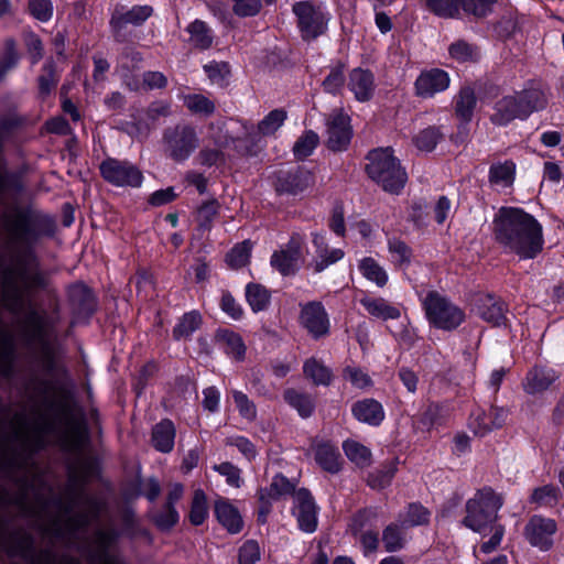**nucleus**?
<instances>
[{
    "label": "nucleus",
    "instance_id": "obj_24",
    "mask_svg": "<svg viewBox=\"0 0 564 564\" xmlns=\"http://www.w3.org/2000/svg\"><path fill=\"white\" fill-rule=\"evenodd\" d=\"M215 514L219 523L231 534L242 530L243 521L238 509L226 500L215 503Z\"/></svg>",
    "mask_w": 564,
    "mask_h": 564
},
{
    "label": "nucleus",
    "instance_id": "obj_32",
    "mask_svg": "<svg viewBox=\"0 0 564 564\" xmlns=\"http://www.w3.org/2000/svg\"><path fill=\"white\" fill-rule=\"evenodd\" d=\"M516 165L511 161L490 166L489 182L498 189L510 187L514 181Z\"/></svg>",
    "mask_w": 564,
    "mask_h": 564
},
{
    "label": "nucleus",
    "instance_id": "obj_16",
    "mask_svg": "<svg viewBox=\"0 0 564 564\" xmlns=\"http://www.w3.org/2000/svg\"><path fill=\"white\" fill-rule=\"evenodd\" d=\"M312 236L315 254L308 263V268H311L315 273L323 272L328 267L337 263L344 258L345 252L340 248L328 247L325 235L314 232Z\"/></svg>",
    "mask_w": 564,
    "mask_h": 564
},
{
    "label": "nucleus",
    "instance_id": "obj_12",
    "mask_svg": "<svg viewBox=\"0 0 564 564\" xmlns=\"http://www.w3.org/2000/svg\"><path fill=\"white\" fill-rule=\"evenodd\" d=\"M301 325L314 337L319 338L329 333L328 314L321 302H308L301 306Z\"/></svg>",
    "mask_w": 564,
    "mask_h": 564
},
{
    "label": "nucleus",
    "instance_id": "obj_41",
    "mask_svg": "<svg viewBox=\"0 0 564 564\" xmlns=\"http://www.w3.org/2000/svg\"><path fill=\"white\" fill-rule=\"evenodd\" d=\"M288 115L282 109L270 111L257 126V133L263 137L273 135L284 123Z\"/></svg>",
    "mask_w": 564,
    "mask_h": 564
},
{
    "label": "nucleus",
    "instance_id": "obj_33",
    "mask_svg": "<svg viewBox=\"0 0 564 564\" xmlns=\"http://www.w3.org/2000/svg\"><path fill=\"white\" fill-rule=\"evenodd\" d=\"M358 269L365 279L378 288H383L388 283L389 276L386 269L371 257L362 258L358 263Z\"/></svg>",
    "mask_w": 564,
    "mask_h": 564
},
{
    "label": "nucleus",
    "instance_id": "obj_21",
    "mask_svg": "<svg viewBox=\"0 0 564 564\" xmlns=\"http://www.w3.org/2000/svg\"><path fill=\"white\" fill-rule=\"evenodd\" d=\"M525 119L533 112L543 110L547 105V96L541 86L531 85L521 91H516Z\"/></svg>",
    "mask_w": 564,
    "mask_h": 564
},
{
    "label": "nucleus",
    "instance_id": "obj_3",
    "mask_svg": "<svg viewBox=\"0 0 564 564\" xmlns=\"http://www.w3.org/2000/svg\"><path fill=\"white\" fill-rule=\"evenodd\" d=\"M44 286L43 275L35 269L15 263L1 278L0 300L4 308L19 314L33 290Z\"/></svg>",
    "mask_w": 564,
    "mask_h": 564
},
{
    "label": "nucleus",
    "instance_id": "obj_13",
    "mask_svg": "<svg viewBox=\"0 0 564 564\" xmlns=\"http://www.w3.org/2000/svg\"><path fill=\"white\" fill-rule=\"evenodd\" d=\"M293 514L302 531L313 533L316 530L317 508L312 495L306 489H300L294 494Z\"/></svg>",
    "mask_w": 564,
    "mask_h": 564
},
{
    "label": "nucleus",
    "instance_id": "obj_40",
    "mask_svg": "<svg viewBox=\"0 0 564 564\" xmlns=\"http://www.w3.org/2000/svg\"><path fill=\"white\" fill-rule=\"evenodd\" d=\"M476 102L475 91L470 87H463L456 98V115L465 122L470 121Z\"/></svg>",
    "mask_w": 564,
    "mask_h": 564
},
{
    "label": "nucleus",
    "instance_id": "obj_47",
    "mask_svg": "<svg viewBox=\"0 0 564 564\" xmlns=\"http://www.w3.org/2000/svg\"><path fill=\"white\" fill-rule=\"evenodd\" d=\"M319 138L317 133L310 130L306 131L299 140L295 142L293 147L294 155L297 159H304L311 155L314 149L317 147Z\"/></svg>",
    "mask_w": 564,
    "mask_h": 564
},
{
    "label": "nucleus",
    "instance_id": "obj_37",
    "mask_svg": "<svg viewBox=\"0 0 564 564\" xmlns=\"http://www.w3.org/2000/svg\"><path fill=\"white\" fill-rule=\"evenodd\" d=\"M303 370L306 378L316 386H328L333 378L330 369L315 358L306 360Z\"/></svg>",
    "mask_w": 564,
    "mask_h": 564
},
{
    "label": "nucleus",
    "instance_id": "obj_58",
    "mask_svg": "<svg viewBox=\"0 0 564 564\" xmlns=\"http://www.w3.org/2000/svg\"><path fill=\"white\" fill-rule=\"evenodd\" d=\"M218 202L210 199L202 204L197 209L196 219L200 227L208 228L218 213Z\"/></svg>",
    "mask_w": 564,
    "mask_h": 564
},
{
    "label": "nucleus",
    "instance_id": "obj_48",
    "mask_svg": "<svg viewBox=\"0 0 564 564\" xmlns=\"http://www.w3.org/2000/svg\"><path fill=\"white\" fill-rule=\"evenodd\" d=\"M251 247L248 240L234 247L226 257L227 263L234 269L246 265L250 259Z\"/></svg>",
    "mask_w": 564,
    "mask_h": 564
},
{
    "label": "nucleus",
    "instance_id": "obj_60",
    "mask_svg": "<svg viewBox=\"0 0 564 564\" xmlns=\"http://www.w3.org/2000/svg\"><path fill=\"white\" fill-rule=\"evenodd\" d=\"M395 474V466L390 465L369 475L368 484L373 489L387 487Z\"/></svg>",
    "mask_w": 564,
    "mask_h": 564
},
{
    "label": "nucleus",
    "instance_id": "obj_25",
    "mask_svg": "<svg viewBox=\"0 0 564 564\" xmlns=\"http://www.w3.org/2000/svg\"><path fill=\"white\" fill-rule=\"evenodd\" d=\"M152 11L150 6H134L127 11L117 9L112 14L110 24L115 30H119L127 24L139 25L152 14Z\"/></svg>",
    "mask_w": 564,
    "mask_h": 564
},
{
    "label": "nucleus",
    "instance_id": "obj_6",
    "mask_svg": "<svg viewBox=\"0 0 564 564\" xmlns=\"http://www.w3.org/2000/svg\"><path fill=\"white\" fill-rule=\"evenodd\" d=\"M422 305L429 323L438 329L453 330L465 321L464 311L436 291L429 292Z\"/></svg>",
    "mask_w": 564,
    "mask_h": 564
},
{
    "label": "nucleus",
    "instance_id": "obj_20",
    "mask_svg": "<svg viewBox=\"0 0 564 564\" xmlns=\"http://www.w3.org/2000/svg\"><path fill=\"white\" fill-rule=\"evenodd\" d=\"M312 183V175L306 171L282 173L275 182V189L280 194L296 195L306 189Z\"/></svg>",
    "mask_w": 564,
    "mask_h": 564
},
{
    "label": "nucleus",
    "instance_id": "obj_49",
    "mask_svg": "<svg viewBox=\"0 0 564 564\" xmlns=\"http://www.w3.org/2000/svg\"><path fill=\"white\" fill-rule=\"evenodd\" d=\"M430 512L426 508L419 503H411L401 518V523L404 527L421 525L429 521Z\"/></svg>",
    "mask_w": 564,
    "mask_h": 564
},
{
    "label": "nucleus",
    "instance_id": "obj_55",
    "mask_svg": "<svg viewBox=\"0 0 564 564\" xmlns=\"http://www.w3.org/2000/svg\"><path fill=\"white\" fill-rule=\"evenodd\" d=\"M488 414L490 421L482 422L479 424V427L477 430L478 435H485L492 429L501 427L508 417V411L503 408H491Z\"/></svg>",
    "mask_w": 564,
    "mask_h": 564
},
{
    "label": "nucleus",
    "instance_id": "obj_50",
    "mask_svg": "<svg viewBox=\"0 0 564 564\" xmlns=\"http://www.w3.org/2000/svg\"><path fill=\"white\" fill-rule=\"evenodd\" d=\"M440 138L441 134L438 130L436 128L429 127L420 131L413 138V142L419 150L430 152L436 147Z\"/></svg>",
    "mask_w": 564,
    "mask_h": 564
},
{
    "label": "nucleus",
    "instance_id": "obj_56",
    "mask_svg": "<svg viewBox=\"0 0 564 564\" xmlns=\"http://www.w3.org/2000/svg\"><path fill=\"white\" fill-rule=\"evenodd\" d=\"M343 377L358 389H366L372 386L369 375L358 367L347 366L343 371Z\"/></svg>",
    "mask_w": 564,
    "mask_h": 564
},
{
    "label": "nucleus",
    "instance_id": "obj_11",
    "mask_svg": "<svg viewBox=\"0 0 564 564\" xmlns=\"http://www.w3.org/2000/svg\"><path fill=\"white\" fill-rule=\"evenodd\" d=\"M557 530L553 519L533 516L524 528L527 541L540 551H549L553 545V536Z\"/></svg>",
    "mask_w": 564,
    "mask_h": 564
},
{
    "label": "nucleus",
    "instance_id": "obj_15",
    "mask_svg": "<svg viewBox=\"0 0 564 564\" xmlns=\"http://www.w3.org/2000/svg\"><path fill=\"white\" fill-rule=\"evenodd\" d=\"M327 135L330 150H345L352 135L349 117L341 111H334L327 120Z\"/></svg>",
    "mask_w": 564,
    "mask_h": 564
},
{
    "label": "nucleus",
    "instance_id": "obj_63",
    "mask_svg": "<svg viewBox=\"0 0 564 564\" xmlns=\"http://www.w3.org/2000/svg\"><path fill=\"white\" fill-rule=\"evenodd\" d=\"M153 520L161 530H169L177 523L178 513L174 506L165 505L164 508L154 516Z\"/></svg>",
    "mask_w": 564,
    "mask_h": 564
},
{
    "label": "nucleus",
    "instance_id": "obj_59",
    "mask_svg": "<svg viewBox=\"0 0 564 564\" xmlns=\"http://www.w3.org/2000/svg\"><path fill=\"white\" fill-rule=\"evenodd\" d=\"M382 542L384 544L386 551L394 552L403 547L404 539L399 528L394 524H391L388 525L383 531Z\"/></svg>",
    "mask_w": 564,
    "mask_h": 564
},
{
    "label": "nucleus",
    "instance_id": "obj_9",
    "mask_svg": "<svg viewBox=\"0 0 564 564\" xmlns=\"http://www.w3.org/2000/svg\"><path fill=\"white\" fill-rule=\"evenodd\" d=\"M99 171L106 182L117 187H139L143 181L141 171L127 160L107 158Z\"/></svg>",
    "mask_w": 564,
    "mask_h": 564
},
{
    "label": "nucleus",
    "instance_id": "obj_8",
    "mask_svg": "<svg viewBox=\"0 0 564 564\" xmlns=\"http://www.w3.org/2000/svg\"><path fill=\"white\" fill-rule=\"evenodd\" d=\"M293 12L304 40H314L327 30L330 14L324 4L300 1L293 6Z\"/></svg>",
    "mask_w": 564,
    "mask_h": 564
},
{
    "label": "nucleus",
    "instance_id": "obj_62",
    "mask_svg": "<svg viewBox=\"0 0 564 564\" xmlns=\"http://www.w3.org/2000/svg\"><path fill=\"white\" fill-rule=\"evenodd\" d=\"M30 13L41 22H47L53 15L51 0H29Z\"/></svg>",
    "mask_w": 564,
    "mask_h": 564
},
{
    "label": "nucleus",
    "instance_id": "obj_31",
    "mask_svg": "<svg viewBox=\"0 0 564 564\" xmlns=\"http://www.w3.org/2000/svg\"><path fill=\"white\" fill-rule=\"evenodd\" d=\"M22 329L29 341L36 343L45 349L47 348L44 322L36 312L32 311L28 314Z\"/></svg>",
    "mask_w": 564,
    "mask_h": 564
},
{
    "label": "nucleus",
    "instance_id": "obj_4",
    "mask_svg": "<svg viewBox=\"0 0 564 564\" xmlns=\"http://www.w3.org/2000/svg\"><path fill=\"white\" fill-rule=\"evenodd\" d=\"M502 497L490 487H484L466 501L463 524L474 532L482 533L497 523Z\"/></svg>",
    "mask_w": 564,
    "mask_h": 564
},
{
    "label": "nucleus",
    "instance_id": "obj_22",
    "mask_svg": "<svg viewBox=\"0 0 564 564\" xmlns=\"http://www.w3.org/2000/svg\"><path fill=\"white\" fill-rule=\"evenodd\" d=\"M315 462L318 466L332 474L340 469V454L338 449L327 442H314L312 445Z\"/></svg>",
    "mask_w": 564,
    "mask_h": 564
},
{
    "label": "nucleus",
    "instance_id": "obj_10",
    "mask_svg": "<svg viewBox=\"0 0 564 564\" xmlns=\"http://www.w3.org/2000/svg\"><path fill=\"white\" fill-rule=\"evenodd\" d=\"M305 239L302 235L294 234L285 248L272 254L271 265L283 275L295 273L302 262V248Z\"/></svg>",
    "mask_w": 564,
    "mask_h": 564
},
{
    "label": "nucleus",
    "instance_id": "obj_5",
    "mask_svg": "<svg viewBox=\"0 0 564 564\" xmlns=\"http://www.w3.org/2000/svg\"><path fill=\"white\" fill-rule=\"evenodd\" d=\"M366 171L369 177L380 185L383 191L399 193L405 182L406 173L393 156L390 148L376 149L369 152Z\"/></svg>",
    "mask_w": 564,
    "mask_h": 564
},
{
    "label": "nucleus",
    "instance_id": "obj_27",
    "mask_svg": "<svg viewBox=\"0 0 564 564\" xmlns=\"http://www.w3.org/2000/svg\"><path fill=\"white\" fill-rule=\"evenodd\" d=\"M361 305L375 318L382 321L398 319L401 316V312L398 307L389 304L382 297H370L365 296L360 300Z\"/></svg>",
    "mask_w": 564,
    "mask_h": 564
},
{
    "label": "nucleus",
    "instance_id": "obj_35",
    "mask_svg": "<svg viewBox=\"0 0 564 564\" xmlns=\"http://www.w3.org/2000/svg\"><path fill=\"white\" fill-rule=\"evenodd\" d=\"M284 400L290 406L296 410L302 417L311 416L315 409V402L311 395L301 393L294 389H288L284 392Z\"/></svg>",
    "mask_w": 564,
    "mask_h": 564
},
{
    "label": "nucleus",
    "instance_id": "obj_30",
    "mask_svg": "<svg viewBox=\"0 0 564 564\" xmlns=\"http://www.w3.org/2000/svg\"><path fill=\"white\" fill-rule=\"evenodd\" d=\"M293 491V485L283 475H275L269 487L259 490L260 501L269 506L272 501Z\"/></svg>",
    "mask_w": 564,
    "mask_h": 564
},
{
    "label": "nucleus",
    "instance_id": "obj_36",
    "mask_svg": "<svg viewBox=\"0 0 564 564\" xmlns=\"http://www.w3.org/2000/svg\"><path fill=\"white\" fill-rule=\"evenodd\" d=\"M182 99L184 106L194 115L209 117L215 112V102L202 94L184 95Z\"/></svg>",
    "mask_w": 564,
    "mask_h": 564
},
{
    "label": "nucleus",
    "instance_id": "obj_45",
    "mask_svg": "<svg viewBox=\"0 0 564 564\" xmlns=\"http://www.w3.org/2000/svg\"><path fill=\"white\" fill-rule=\"evenodd\" d=\"M208 514L207 498L203 490L197 489L194 492L192 507L189 511V521L194 525H200Z\"/></svg>",
    "mask_w": 564,
    "mask_h": 564
},
{
    "label": "nucleus",
    "instance_id": "obj_19",
    "mask_svg": "<svg viewBox=\"0 0 564 564\" xmlns=\"http://www.w3.org/2000/svg\"><path fill=\"white\" fill-rule=\"evenodd\" d=\"M348 88L358 101H368L376 88L373 74L368 69L354 68L349 74Z\"/></svg>",
    "mask_w": 564,
    "mask_h": 564
},
{
    "label": "nucleus",
    "instance_id": "obj_23",
    "mask_svg": "<svg viewBox=\"0 0 564 564\" xmlns=\"http://www.w3.org/2000/svg\"><path fill=\"white\" fill-rule=\"evenodd\" d=\"M354 416L362 423L378 426L384 419V410L380 402L375 399H364L352 405Z\"/></svg>",
    "mask_w": 564,
    "mask_h": 564
},
{
    "label": "nucleus",
    "instance_id": "obj_7",
    "mask_svg": "<svg viewBox=\"0 0 564 564\" xmlns=\"http://www.w3.org/2000/svg\"><path fill=\"white\" fill-rule=\"evenodd\" d=\"M196 129L188 124H177L164 130L162 147L164 154L176 163L187 161L199 147Z\"/></svg>",
    "mask_w": 564,
    "mask_h": 564
},
{
    "label": "nucleus",
    "instance_id": "obj_28",
    "mask_svg": "<svg viewBox=\"0 0 564 564\" xmlns=\"http://www.w3.org/2000/svg\"><path fill=\"white\" fill-rule=\"evenodd\" d=\"M175 426L170 420H162L152 430V444L162 453H170L174 447Z\"/></svg>",
    "mask_w": 564,
    "mask_h": 564
},
{
    "label": "nucleus",
    "instance_id": "obj_54",
    "mask_svg": "<svg viewBox=\"0 0 564 564\" xmlns=\"http://www.w3.org/2000/svg\"><path fill=\"white\" fill-rule=\"evenodd\" d=\"M213 469L226 478L227 485L235 488L241 487L243 480L241 478V470L237 466L226 462L219 465H214Z\"/></svg>",
    "mask_w": 564,
    "mask_h": 564
},
{
    "label": "nucleus",
    "instance_id": "obj_57",
    "mask_svg": "<svg viewBox=\"0 0 564 564\" xmlns=\"http://www.w3.org/2000/svg\"><path fill=\"white\" fill-rule=\"evenodd\" d=\"M345 83L344 76V66L336 65L330 70L329 74L323 82L324 90L330 94H337L340 91Z\"/></svg>",
    "mask_w": 564,
    "mask_h": 564
},
{
    "label": "nucleus",
    "instance_id": "obj_14",
    "mask_svg": "<svg viewBox=\"0 0 564 564\" xmlns=\"http://www.w3.org/2000/svg\"><path fill=\"white\" fill-rule=\"evenodd\" d=\"M451 78L447 72L440 68L422 70L417 76L414 88L415 94L422 98H432L449 87Z\"/></svg>",
    "mask_w": 564,
    "mask_h": 564
},
{
    "label": "nucleus",
    "instance_id": "obj_18",
    "mask_svg": "<svg viewBox=\"0 0 564 564\" xmlns=\"http://www.w3.org/2000/svg\"><path fill=\"white\" fill-rule=\"evenodd\" d=\"M490 119L498 126H507L514 119L525 120L516 93L503 96L495 104Z\"/></svg>",
    "mask_w": 564,
    "mask_h": 564
},
{
    "label": "nucleus",
    "instance_id": "obj_1",
    "mask_svg": "<svg viewBox=\"0 0 564 564\" xmlns=\"http://www.w3.org/2000/svg\"><path fill=\"white\" fill-rule=\"evenodd\" d=\"M497 241L520 259H533L543 249V230L529 213L517 207H501L494 218Z\"/></svg>",
    "mask_w": 564,
    "mask_h": 564
},
{
    "label": "nucleus",
    "instance_id": "obj_29",
    "mask_svg": "<svg viewBox=\"0 0 564 564\" xmlns=\"http://www.w3.org/2000/svg\"><path fill=\"white\" fill-rule=\"evenodd\" d=\"M478 314L479 316L495 325L500 326L503 324L506 317H505V305L499 300H496L491 295H485L480 299V303L478 305Z\"/></svg>",
    "mask_w": 564,
    "mask_h": 564
},
{
    "label": "nucleus",
    "instance_id": "obj_2",
    "mask_svg": "<svg viewBox=\"0 0 564 564\" xmlns=\"http://www.w3.org/2000/svg\"><path fill=\"white\" fill-rule=\"evenodd\" d=\"M28 494L20 498L21 509L37 518L39 525L44 534L57 539H70L73 534L89 521L87 514H75L73 508L63 507L61 503H42L28 506L25 502Z\"/></svg>",
    "mask_w": 564,
    "mask_h": 564
},
{
    "label": "nucleus",
    "instance_id": "obj_61",
    "mask_svg": "<svg viewBox=\"0 0 564 564\" xmlns=\"http://www.w3.org/2000/svg\"><path fill=\"white\" fill-rule=\"evenodd\" d=\"M429 8L435 14L453 18L458 13L457 0H426Z\"/></svg>",
    "mask_w": 564,
    "mask_h": 564
},
{
    "label": "nucleus",
    "instance_id": "obj_64",
    "mask_svg": "<svg viewBox=\"0 0 564 564\" xmlns=\"http://www.w3.org/2000/svg\"><path fill=\"white\" fill-rule=\"evenodd\" d=\"M232 10L239 17H253L259 13L262 0H231Z\"/></svg>",
    "mask_w": 564,
    "mask_h": 564
},
{
    "label": "nucleus",
    "instance_id": "obj_26",
    "mask_svg": "<svg viewBox=\"0 0 564 564\" xmlns=\"http://www.w3.org/2000/svg\"><path fill=\"white\" fill-rule=\"evenodd\" d=\"M14 360V336L8 327H0V376L10 377Z\"/></svg>",
    "mask_w": 564,
    "mask_h": 564
},
{
    "label": "nucleus",
    "instance_id": "obj_43",
    "mask_svg": "<svg viewBox=\"0 0 564 564\" xmlns=\"http://www.w3.org/2000/svg\"><path fill=\"white\" fill-rule=\"evenodd\" d=\"M202 317L197 312H189L183 315L173 329L175 339L188 338L198 329Z\"/></svg>",
    "mask_w": 564,
    "mask_h": 564
},
{
    "label": "nucleus",
    "instance_id": "obj_52",
    "mask_svg": "<svg viewBox=\"0 0 564 564\" xmlns=\"http://www.w3.org/2000/svg\"><path fill=\"white\" fill-rule=\"evenodd\" d=\"M261 558V549L257 541L247 540L239 549V564H257Z\"/></svg>",
    "mask_w": 564,
    "mask_h": 564
},
{
    "label": "nucleus",
    "instance_id": "obj_38",
    "mask_svg": "<svg viewBox=\"0 0 564 564\" xmlns=\"http://www.w3.org/2000/svg\"><path fill=\"white\" fill-rule=\"evenodd\" d=\"M186 31L189 33V41L195 47L205 50L212 45V30L205 22L195 20L188 24Z\"/></svg>",
    "mask_w": 564,
    "mask_h": 564
},
{
    "label": "nucleus",
    "instance_id": "obj_34",
    "mask_svg": "<svg viewBox=\"0 0 564 564\" xmlns=\"http://www.w3.org/2000/svg\"><path fill=\"white\" fill-rule=\"evenodd\" d=\"M246 300L252 312L258 313L268 308L271 294L263 285L249 283L246 286Z\"/></svg>",
    "mask_w": 564,
    "mask_h": 564
},
{
    "label": "nucleus",
    "instance_id": "obj_17",
    "mask_svg": "<svg viewBox=\"0 0 564 564\" xmlns=\"http://www.w3.org/2000/svg\"><path fill=\"white\" fill-rule=\"evenodd\" d=\"M557 379L558 375L554 369L534 366L525 375V378L522 381V387L528 394H541Z\"/></svg>",
    "mask_w": 564,
    "mask_h": 564
},
{
    "label": "nucleus",
    "instance_id": "obj_44",
    "mask_svg": "<svg viewBox=\"0 0 564 564\" xmlns=\"http://www.w3.org/2000/svg\"><path fill=\"white\" fill-rule=\"evenodd\" d=\"M448 53L452 58L459 63L474 62L479 57L477 47L462 40L451 44Z\"/></svg>",
    "mask_w": 564,
    "mask_h": 564
},
{
    "label": "nucleus",
    "instance_id": "obj_51",
    "mask_svg": "<svg viewBox=\"0 0 564 564\" xmlns=\"http://www.w3.org/2000/svg\"><path fill=\"white\" fill-rule=\"evenodd\" d=\"M221 339L225 344V351L227 355L236 359H241L246 352V346L241 337L234 332H224Z\"/></svg>",
    "mask_w": 564,
    "mask_h": 564
},
{
    "label": "nucleus",
    "instance_id": "obj_42",
    "mask_svg": "<svg viewBox=\"0 0 564 564\" xmlns=\"http://www.w3.org/2000/svg\"><path fill=\"white\" fill-rule=\"evenodd\" d=\"M343 448L348 459L357 466L365 467L370 464L371 453L365 445L348 440L344 442Z\"/></svg>",
    "mask_w": 564,
    "mask_h": 564
},
{
    "label": "nucleus",
    "instance_id": "obj_39",
    "mask_svg": "<svg viewBox=\"0 0 564 564\" xmlns=\"http://www.w3.org/2000/svg\"><path fill=\"white\" fill-rule=\"evenodd\" d=\"M388 251L391 257V262L400 269H405L411 263L412 251L411 248L398 238L388 240Z\"/></svg>",
    "mask_w": 564,
    "mask_h": 564
},
{
    "label": "nucleus",
    "instance_id": "obj_53",
    "mask_svg": "<svg viewBox=\"0 0 564 564\" xmlns=\"http://www.w3.org/2000/svg\"><path fill=\"white\" fill-rule=\"evenodd\" d=\"M231 393L239 414L248 421H253L257 416L254 403L241 391L232 390Z\"/></svg>",
    "mask_w": 564,
    "mask_h": 564
},
{
    "label": "nucleus",
    "instance_id": "obj_46",
    "mask_svg": "<svg viewBox=\"0 0 564 564\" xmlns=\"http://www.w3.org/2000/svg\"><path fill=\"white\" fill-rule=\"evenodd\" d=\"M560 490L553 485H545L534 489L531 501L540 507H553L557 503Z\"/></svg>",
    "mask_w": 564,
    "mask_h": 564
}]
</instances>
